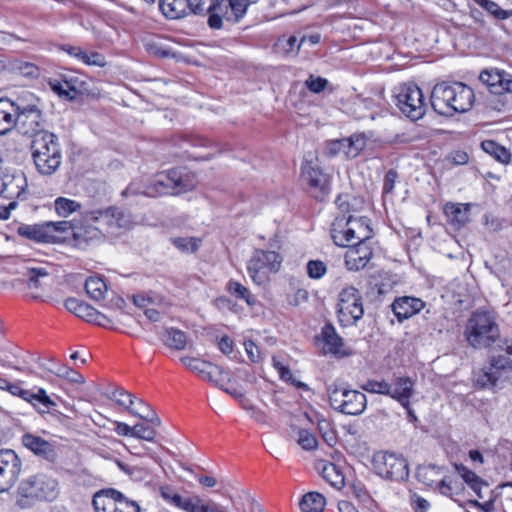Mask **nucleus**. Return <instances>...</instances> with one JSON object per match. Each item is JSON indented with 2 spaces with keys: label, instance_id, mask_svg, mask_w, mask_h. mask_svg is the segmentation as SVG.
<instances>
[{
  "label": "nucleus",
  "instance_id": "nucleus-6",
  "mask_svg": "<svg viewBox=\"0 0 512 512\" xmlns=\"http://www.w3.org/2000/svg\"><path fill=\"white\" fill-rule=\"evenodd\" d=\"M330 406L337 412L358 416L367 407V397L364 393L332 383L326 389Z\"/></svg>",
  "mask_w": 512,
  "mask_h": 512
},
{
  "label": "nucleus",
  "instance_id": "nucleus-9",
  "mask_svg": "<svg viewBox=\"0 0 512 512\" xmlns=\"http://www.w3.org/2000/svg\"><path fill=\"white\" fill-rule=\"evenodd\" d=\"M372 465L377 475L391 481H404L409 477L407 460L395 453L379 451L373 455Z\"/></svg>",
  "mask_w": 512,
  "mask_h": 512
},
{
  "label": "nucleus",
  "instance_id": "nucleus-52",
  "mask_svg": "<svg viewBox=\"0 0 512 512\" xmlns=\"http://www.w3.org/2000/svg\"><path fill=\"white\" fill-rule=\"evenodd\" d=\"M360 388L369 393L387 395L391 393V384L386 381L368 380Z\"/></svg>",
  "mask_w": 512,
  "mask_h": 512
},
{
  "label": "nucleus",
  "instance_id": "nucleus-2",
  "mask_svg": "<svg viewBox=\"0 0 512 512\" xmlns=\"http://www.w3.org/2000/svg\"><path fill=\"white\" fill-rule=\"evenodd\" d=\"M465 338L475 349H486L501 341V330L495 312L478 309L469 317Z\"/></svg>",
  "mask_w": 512,
  "mask_h": 512
},
{
  "label": "nucleus",
  "instance_id": "nucleus-3",
  "mask_svg": "<svg viewBox=\"0 0 512 512\" xmlns=\"http://www.w3.org/2000/svg\"><path fill=\"white\" fill-rule=\"evenodd\" d=\"M40 99L27 93L15 100V127L19 133L33 137L45 130L46 120Z\"/></svg>",
  "mask_w": 512,
  "mask_h": 512
},
{
  "label": "nucleus",
  "instance_id": "nucleus-32",
  "mask_svg": "<svg viewBox=\"0 0 512 512\" xmlns=\"http://www.w3.org/2000/svg\"><path fill=\"white\" fill-rule=\"evenodd\" d=\"M15 101L0 98V135H6L15 127Z\"/></svg>",
  "mask_w": 512,
  "mask_h": 512
},
{
  "label": "nucleus",
  "instance_id": "nucleus-42",
  "mask_svg": "<svg viewBox=\"0 0 512 512\" xmlns=\"http://www.w3.org/2000/svg\"><path fill=\"white\" fill-rule=\"evenodd\" d=\"M85 291L92 300L99 301L107 292V285L102 278L92 276L85 282Z\"/></svg>",
  "mask_w": 512,
  "mask_h": 512
},
{
  "label": "nucleus",
  "instance_id": "nucleus-54",
  "mask_svg": "<svg viewBox=\"0 0 512 512\" xmlns=\"http://www.w3.org/2000/svg\"><path fill=\"white\" fill-rule=\"evenodd\" d=\"M29 288L38 289L41 287L40 279L49 276V272L42 267H32L27 269Z\"/></svg>",
  "mask_w": 512,
  "mask_h": 512
},
{
  "label": "nucleus",
  "instance_id": "nucleus-22",
  "mask_svg": "<svg viewBox=\"0 0 512 512\" xmlns=\"http://www.w3.org/2000/svg\"><path fill=\"white\" fill-rule=\"evenodd\" d=\"M220 0H188L189 13L196 15L208 14V26L211 29H221V19L219 11H221Z\"/></svg>",
  "mask_w": 512,
  "mask_h": 512
},
{
  "label": "nucleus",
  "instance_id": "nucleus-12",
  "mask_svg": "<svg viewBox=\"0 0 512 512\" xmlns=\"http://www.w3.org/2000/svg\"><path fill=\"white\" fill-rule=\"evenodd\" d=\"M396 105L409 119H421L426 112V103L422 90L415 84H403L395 95Z\"/></svg>",
  "mask_w": 512,
  "mask_h": 512
},
{
  "label": "nucleus",
  "instance_id": "nucleus-13",
  "mask_svg": "<svg viewBox=\"0 0 512 512\" xmlns=\"http://www.w3.org/2000/svg\"><path fill=\"white\" fill-rule=\"evenodd\" d=\"M282 257L275 251L255 249L247 266L249 276L254 283H264L270 272L280 269Z\"/></svg>",
  "mask_w": 512,
  "mask_h": 512
},
{
  "label": "nucleus",
  "instance_id": "nucleus-49",
  "mask_svg": "<svg viewBox=\"0 0 512 512\" xmlns=\"http://www.w3.org/2000/svg\"><path fill=\"white\" fill-rule=\"evenodd\" d=\"M228 291L236 298L244 300L249 306L256 303V299L251 295L250 291L241 283L229 281L227 285Z\"/></svg>",
  "mask_w": 512,
  "mask_h": 512
},
{
  "label": "nucleus",
  "instance_id": "nucleus-15",
  "mask_svg": "<svg viewBox=\"0 0 512 512\" xmlns=\"http://www.w3.org/2000/svg\"><path fill=\"white\" fill-rule=\"evenodd\" d=\"M181 363L190 371L197 374L201 379L207 381L219 389H224V383L230 382V374L223 367L195 357L184 356L180 358Z\"/></svg>",
  "mask_w": 512,
  "mask_h": 512
},
{
  "label": "nucleus",
  "instance_id": "nucleus-55",
  "mask_svg": "<svg viewBox=\"0 0 512 512\" xmlns=\"http://www.w3.org/2000/svg\"><path fill=\"white\" fill-rule=\"evenodd\" d=\"M479 4L483 7L488 13L494 16L497 19H507L511 12L502 9L497 3L491 0H480Z\"/></svg>",
  "mask_w": 512,
  "mask_h": 512
},
{
  "label": "nucleus",
  "instance_id": "nucleus-59",
  "mask_svg": "<svg viewBox=\"0 0 512 512\" xmlns=\"http://www.w3.org/2000/svg\"><path fill=\"white\" fill-rule=\"evenodd\" d=\"M80 61L88 66L104 67L106 65L105 57L99 52L88 53L87 51H83Z\"/></svg>",
  "mask_w": 512,
  "mask_h": 512
},
{
  "label": "nucleus",
  "instance_id": "nucleus-19",
  "mask_svg": "<svg viewBox=\"0 0 512 512\" xmlns=\"http://www.w3.org/2000/svg\"><path fill=\"white\" fill-rule=\"evenodd\" d=\"M87 221H101L107 225L112 232L119 229H126L130 226L131 216L118 207H108L106 209L91 210L84 214Z\"/></svg>",
  "mask_w": 512,
  "mask_h": 512
},
{
  "label": "nucleus",
  "instance_id": "nucleus-35",
  "mask_svg": "<svg viewBox=\"0 0 512 512\" xmlns=\"http://www.w3.org/2000/svg\"><path fill=\"white\" fill-rule=\"evenodd\" d=\"M163 344L175 350H184L187 345L185 332L177 328H165L160 334Z\"/></svg>",
  "mask_w": 512,
  "mask_h": 512
},
{
  "label": "nucleus",
  "instance_id": "nucleus-30",
  "mask_svg": "<svg viewBox=\"0 0 512 512\" xmlns=\"http://www.w3.org/2000/svg\"><path fill=\"white\" fill-rule=\"evenodd\" d=\"M321 337L324 342V352L333 354V355H341V348L343 347V339L337 334L334 326L332 324H325L321 330Z\"/></svg>",
  "mask_w": 512,
  "mask_h": 512
},
{
  "label": "nucleus",
  "instance_id": "nucleus-23",
  "mask_svg": "<svg viewBox=\"0 0 512 512\" xmlns=\"http://www.w3.org/2000/svg\"><path fill=\"white\" fill-rule=\"evenodd\" d=\"M399 323L418 314L425 307V302L412 296H401L394 299L390 305Z\"/></svg>",
  "mask_w": 512,
  "mask_h": 512
},
{
  "label": "nucleus",
  "instance_id": "nucleus-61",
  "mask_svg": "<svg viewBox=\"0 0 512 512\" xmlns=\"http://www.w3.org/2000/svg\"><path fill=\"white\" fill-rule=\"evenodd\" d=\"M49 86L51 90L55 92L58 96L65 98L69 101L75 100V95L70 93V91L67 89V87L60 78L50 80Z\"/></svg>",
  "mask_w": 512,
  "mask_h": 512
},
{
  "label": "nucleus",
  "instance_id": "nucleus-45",
  "mask_svg": "<svg viewBox=\"0 0 512 512\" xmlns=\"http://www.w3.org/2000/svg\"><path fill=\"white\" fill-rule=\"evenodd\" d=\"M335 204L342 213H349L361 209L363 201L361 198L349 194H340L336 198Z\"/></svg>",
  "mask_w": 512,
  "mask_h": 512
},
{
  "label": "nucleus",
  "instance_id": "nucleus-47",
  "mask_svg": "<svg viewBox=\"0 0 512 512\" xmlns=\"http://www.w3.org/2000/svg\"><path fill=\"white\" fill-rule=\"evenodd\" d=\"M334 243L341 247H352L354 240H358V233L354 226L347 227L344 231L335 232L333 235Z\"/></svg>",
  "mask_w": 512,
  "mask_h": 512
},
{
  "label": "nucleus",
  "instance_id": "nucleus-56",
  "mask_svg": "<svg viewBox=\"0 0 512 512\" xmlns=\"http://www.w3.org/2000/svg\"><path fill=\"white\" fill-rule=\"evenodd\" d=\"M145 45L150 54L156 55L160 58H174L176 56L173 51L164 47L160 42L147 41Z\"/></svg>",
  "mask_w": 512,
  "mask_h": 512
},
{
  "label": "nucleus",
  "instance_id": "nucleus-26",
  "mask_svg": "<svg viewBox=\"0 0 512 512\" xmlns=\"http://www.w3.org/2000/svg\"><path fill=\"white\" fill-rule=\"evenodd\" d=\"M27 186L23 173H0V195L5 198L20 197Z\"/></svg>",
  "mask_w": 512,
  "mask_h": 512
},
{
  "label": "nucleus",
  "instance_id": "nucleus-40",
  "mask_svg": "<svg viewBox=\"0 0 512 512\" xmlns=\"http://www.w3.org/2000/svg\"><path fill=\"white\" fill-rule=\"evenodd\" d=\"M65 308L77 317L88 321L94 313V307L74 297L67 298L64 302Z\"/></svg>",
  "mask_w": 512,
  "mask_h": 512
},
{
  "label": "nucleus",
  "instance_id": "nucleus-25",
  "mask_svg": "<svg viewBox=\"0 0 512 512\" xmlns=\"http://www.w3.org/2000/svg\"><path fill=\"white\" fill-rule=\"evenodd\" d=\"M7 390L12 395L18 396L23 400L31 403L40 412H44V410H42L39 405H42L47 409L56 405L55 402L47 395L46 391L42 388H39L37 392H33L31 390L23 389L18 384H7Z\"/></svg>",
  "mask_w": 512,
  "mask_h": 512
},
{
  "label": "nucleus",
  "instance_id": "nucleus-1",
  "mask_svg": "<svg viewBox=\"0 0 512 512\" xmlns=\"http://www.w3.org/2000/svg\"><path fill=\"white\" fill-rule=\"evenodd\" d=\"M430 102L439 115L453 116L469 111L474 102L473 90L461 82H441L434 86Z\"/></svg>",
  "mask_w": 512,
  "mask_h": 512
},
{
  "label": "nucleus",
  "instance_id": "nucleus-5",
  "mask_svg": "<svg viewBox=\"0 0 512 512\" xmlns=\"http://www.w3.org/2000/svg\"><path fill=\"white\" fill-rule=\"evenodd\" d=\"M197 184L196 176L184 167H178L158 174L153 184L148 188V194L178 195L192 190Z\"/></svg>",
  "mask_w": 512,
  "mask_h": 512
},
{
  "label": "nucleus",
  "instance_id": "nucleus-44",
  "mask_svg": "<svg viewBox=\"0 0 512 512\" xmlns=\"http://www.w3.org/2000/svg\"><path fill=\"white\" fill-rule=\"evenodd\" d=\"M170 241L178 250L187 254L195 253L202 244L199 237H173Z\"/></svg>",
  "mask_w": 512,
  "mask_h": 512
},
{
  "label": "nucleus",
  "instance_id": "nucleus-39",
  "mask_svg": "<svg viewBox=\"0 0 512 512\" xmlns=\"http://www.w3.org/2000/svg\"><path fill=\"white\" fill-rule=\"evenodd\" d=\"M326 505L325 497L318 492H308L303 495L299 506L302 512H322Z\"/></svg>",
  "mask_w": 512,
  "mask_h": 512
},
{
  "label": "nucleus",
  "instance_id": "nucleus-21",
  "mask_svg": "<svg viewBox=\"0 0 512 512\" xmlns=\"http://www.w3.org/2000/svg\"><path fill=\"white\" fill-rule=\"evenodd\" d=\"M479 80L495 95L512 92V75L500 70H484L480 73Z\"/></svg>",
  "mask_w": 512,
  "mask_h": 512
},
{
  "label": "nucleus",
  "instance_id": "nucleus-10",
  "mask_svg": "<svg viewBox=\"0 0 512 512\" xmlns=\"http://www.w3.org/2000/svg\"><path fill=\"white\" fill-rule=\"evenodd\" d=\"M95 512H141L140 505L122 492L107 488L97 491L92 499Z\"/></svg>",
  "mask_w": 512,
  "mask_h": 512
},
{
  "label": "nucleus",
  "instance_id": "nucleus-33",
  "mask_svg": "<svg viewBox=\"0 0 512 512\" xmlns=\"http://www.w3.org/2000/svg\"><path fill=\"white\" fill-rule=\"evenodd\" d=\"M159 8L168 19H180L189 14L188 0H160Z\"/></svg>",
  "mask_w": 512,
  "mask_h": 512
},
{
  "label": "nucleus",
  "instance_id": "nucleus-48",
  "mask_svg": "<svg viewBox=\"0 0 512 512\" xmlns=\"http://www.w3.org/2000/svg\"><path fill=\"white\" fill-rule=\"evenodd\" d=\"M55 210L59 216L67 217L81 208L80 203L64 197H58L55 202Z\"/></svg>",
  "mask_w": 512,
  "mask_h": 512
},
{
  "label": "nucleus",
  "instance_id": "nucleus-24",
  "mask_svg": "<svg viewBox=\"0 0 512 512\" xmlns=\"http://www.w3.org/2000/svg\"><path fill=\"white\" fill-rule=\"evenodd\" d=\"M22 443L37 457L48 462H54L58 457L56 446L39 436L25 434L22 437Z\"/></svg>",
  "mask_w": 512,
  "mask_h": 512
},
{
  "label": "nucleus",
  "instance_id": "nucleus-14",
  "mask_svg": "<svg viewBox=\"0 0 512 512\" xmlns=\"http://www.w3.org/2000/svg\"><path fill=\"white\" fill-rule=\"evenodd\" d=\"M337 307L339 322L344 327L356 324L364 314L362 295L352 286L341 290Z\"/></svg>",
  "mask_w": 512,
  "mask_h": 512
},
{
  "label": "nucleus",
  "instance_id": "nucleus-34",
  "mask_svg": "<svg viewBox=\"0 0 512 512\" xmlns=\"http://www.w3.org/2000/svg\"><path fill=\"white\" fill-rule=\"evenodd\" d=\"M101 237V230L93 225H84L73 230L75 246L79 248L84 249L91 241L98 240Z\"/></svg>",
  "mask_w": 512,
  "mask_h": 512
},
{
  "label": "nucleus",
  "instance_id": "nucleus-50",
  "mask_svg": "<svg viewBox=\"0 0 512 512\" xmlns=\"http://www.w3.org/2000/svg\"><path fill=\"white\" fill-rule=\"evenodd\" d=\"M156 427L152 424L138 423L134 425L133 438L152 442L157 435Z\"/></svg>",
  "mask_w": 512,
  "mask_h": 512
},
{
  "label": "nucleus",
  "instance_id": "nucleus-41",
  "mask_svg": "<svg viewBox=\"0 0 512 512\" xmlns=\"http://www.w3.org/2000/svg\"><path fill=\"white\" fill-rule=\"evenodd\" d=\"M9 69L11 72L28 79H37L40 76L39 67L31 62L13 60L9 64Z\"/></svg>",
  "mask_w": 512,
  "mask_h": 512
},
{
  "label": "nucleus",
  "instance_id": "nucleus-29",
  "mask_svg": "<svg viewBox=\"0 0 512 512\" xmlns=\"http://www.w3.org/2000/svg\"><path fill=\"white\" fill-rule=\"evenodd\" d=\"M47 227L46 222L34 225L22 224L17 231L20 236L29 240L38 243H51L53 242V236L48 233Z\"/></svg>",
  "mask_w": 512,
  "mask_h": 512
},
{
  "label": "nucleus",
  "instance_id": "nucleus-36",
  "mask_svg": "<svg viewBox=\"0 0 512 512\" xmlns=\"http://www.w3.org/2000/svg\"><path fill=\"white\" fill-rule=\"evenodd\" d=\"M321 475L332 487L341 489L344 486L345 479L341 470L333 463L322 462L318 467Z\"/></svg>",
  "mask_w": 512,
  "mask_h": 512
},
{
  "label": "nucleus",
  "instance_id": "nucleus-58",
  "mask_svg": "<svg viewBox=\"0 0 512 512\" xmlns=\"http://www.w3.org/2000/svg\"><path fill=\"white\" fill-rule=\"evenodd\" d=\"M328 85V80L322 77H315L314 75H309V77L305 81V86L307 89L313 93L319 94L325 90Z\"/></svg>",
  "mask_w": 512,
  "mask_h": 512
},
{
  "label": "nucleus",
  "instance_id": "nucleus-7",
  "mask_svg": "<svg viewBox=\"0 0 512 512\" xmlns=\"http://www.w3.org/2000/svg\"><path fill=\"white\" fill-rule=\"evenodd\" d=\"M19 494L27 503L35 501H53L59 493L56 479L45 474L31 476L21 482Z\"/></svg>",
  "mask_w": 512,
  "mask_h": 512
},
{
  "label": "nucleus",
  "instance_id": "nucleus-64",
  "mask_svg": "<svg viewBox=\"0 0 512 512\" xmlns=\"http://www.w3.org/2000/svg\"><path fill=\"white\" fill-rule=\"evenodd\" d=\"M242 407L250 413L251 418L255 421L264 423L266 421L265 413L249 403L248 400H242Z\"/></svg>",
  "mask_w": 512,
  "mask_h": 512
},
{
  "label": "nucleus",
  "instance_id": "nucleus-60",
  "mask_svg": "<svg viewBox=\"0 0 512 512\" xmlns=\"http://www.w3.org/2000/svg\"><path fill=\"white\" fill-rule=\"evenodd\" d=\"M298 444L305 450H313L316 449L318 441L315 435L305 429H302L299 431Z\"/></svg>",
  "mask_w": 512,
  "mask_h": 512
},
{
  "label": "nucleus",
  "instance_id": "nucleus-51",
  "mask_svg": "<svg viewBox=\"0 0 512 512\" xmlns=\"http://www.w3.org/2000/svg\"><path fill=\"white\" fill-rule=\"evenodd\" d=\"M46 225H48V227H47L48 233L51 234V236H53L52 243L59 241V237L57 236V233L64 234V233H68L70 231L73 233V230H75L73 224L69 221H59V222L49 221V222H46Z\"/></svg>",
  "mask_w": 512,
  "mask_h": 512
},
{
  "label": "nucleus",
  "instance_id": "nucleus-11",
  "mask_svg": "<svg viewBox=\"0 0 512 512\" xmlns=\"http://www.w3.org/2000/svg\"><path fill=\"white\" fill-rule=\"evenodd\" d=\"M350 224H360L363 231H359V242L353 244L349 254L346 257V265L350 270H359L364 268L369 262L372 251L366 245V241L372 237V229L370 228L366 217L354 218L348 217Z\"/></svg>",
  "mask_w": 512,
  "mask_h": 512
},
{
  "label": "nucleus",
  "instance_id": "nucleus-37",
  "mask_svg": "<svg viewBox=\"0 0 512 512\" xmlns=\"http://www.w3.org/2000/svg\"><path fill=\"white\" fill-rule=\"evenodd\" d=\"M136 407L132 406L128 410L132 415L144 420L154 426H161V420L157 416L156 412L150 407L149 404L144 402L142 399L135 400Z\"/></svg>",
  "mask_w": 512,
  "mask_h": 512
},
{
  "label": "nucleus",
  "instance_id": "nucleus-20",
  "mask_svg": "<svg viewBox=\"0 0 512 512\" xmlns=\"http://www.w3.org/2000/svg\"><path fill=\"white\" fill-rule=\"evenodd\" d=\"M31 151L34 159L45 157L46 160H55L61 156L58 137L46 130L33 136Z\"/></svg>",
  "mask_w": 512,
  "mask_h": 512
},
{
  "label": "nucleus",
  "instance_id": "nucleus-46",
  "mask_svg": "<svg viewBox=\"0 0 512 512\" xmlns=\"http://www.w3.org/2000/svg\"><path fill=\"white\" fill-rule=\"evenodd\" d=\"M48 371L58 377L65 378L72 383H84L85 381L84 377L80 373L63 364L56 365L55 367H49Z\"/></svg>",
  "mask_w": 512,
  "mask_h": 512
},
{
  "label": "nucleus",
  "instance_id": "nucleus-27",
  "mask_svg": "<svg viewBox=\"0 0 512 512\" xmlns=\"http://www.w3.org/2000/svg\"><path fill=\"white\" fill-rule=\"evenodd\" d=\"M221 11L219 17L221 19V28L223 27V20L228 22H239L247 12L249 0H220Z\"/></svg>",
  "mask_w": 512,
  "mask_h": 512
},
{
  "label": "nucleus",
  "instance_id": "nucleus-62",
  "mask_svg": "<svg viewBox=\"0 0 512 512\" xmlns=\"http://www.w3.org/2000/svg\"><path fill=\"white\" fill-rule=\"evenodd\" d=\"M351 489L353 495L363 503L371 502L373 503V499L370 497L365 485L361 482H353L351 484Z\"/></svg>",
  "mask_w": 512,
  "mask_h": 512
},
{
  "label": "nucleus",
  "instance_id": "nucleus-28",
  "mask_svg": "<svg viewBox=\"0 0 512 512\" xmlns=\"http://www.w3.org/2000/svg\"><path fill=\"white\" fill-rule=\"evenodd\" d=\"M444 214L453 228L460 229L470 221V204L447 203Z\"/></svg>",
  "mask_w": 512,
  "mask_h": 512
},
{
  "label": "nucleus",
  "instance_id": "nucleus-57",
  "mask_svg": "<svg viewBox=\"0 0 512 512\" xmlns=\"http://www.w3.org/2000/svg\"><path fill=\"white\" fill-rule=\"evenodd\" d=\"M306 268H307V274L311 279H320L327 272V266L321 260L308 261Z\"/></svg>",
  "mask_w": 512,
  "mask_h": 512
},
{
  "label": "nucleus",
  "instance_id": "nucleus-63",
  "mask_svg": "<svg viewBox=\"0 0 512 512\" xmlns=\"http://www.w3.org/2000/svg\"><path fill=\"white\" fill-rule=\"evenodd\" d=\"M457 472L460 474L463 481L470 487L473 483L478 481L480 477L473 471L469 470L462 464H455Z\"/></svg>",
  "mask_w": 512,
  "mask_h": 512
},
{
  "label": "nucleus",
  "instance_id": "nucleus-38",
  "mask_svg": "<svg viewBox=\"0 0 512 512\" xmlns=\"http://www.w3.org/2000/svg\"><path fill=\"white\" fill-rule=\"evenodd\" d=\"M71 94H92L89 88L90 82L70 73H62L59 75Z\"/></svg>",
  "mask_w": 512,
  "mask_h": 512
},
{
  "label": "nucleus",
  "instance_id": "nucleus-8",
  "mask_svg": "<svg viewBox=\"0 0 512 512\" xmlns=\"http://www.w3.org/2000/svg\"><path fill=\"white\" fill-rule=\"evenodd\" d=\"M499 382L512 383V359L502 353L490 355L488 366L475 378V385L480 388H491Z\"/></svg>",
  "mask_w": 512,
  "mask_h": 512
},
{
  "label": "nucleus",
  "instance_id": "nucleus-43",
  "mask_svg": "<svg viewBox=\"0 0 512 512\" xmlns=\"http://www.w3.org/2000/svg\"><path fill=\"white\" fill-rule=\"evenodd\" d=\"M481 149L494 160H510L511 154L506 147L498 144L494 140H484L480 144Z\"/></svg>",
  "mask_w": 512,
  "mask_h": 512
},
{
  "label": "nucleus",
  "instance_id": "nucleus-17",
  "mask_svg": "<svg viewBox=\"0 0 512 512\" xmlns=\"http://www.w3.org/2000/svg\"><path fill=\"white\" fill-rule=\"evenodd\" d=\"M22 461L12 449H0V492L8 491L17 482Z\"/></svg>",
  "mask_w": 512,
  "mask_h": 512
},
{
  "label": "nucleus",
  "instance_id": "nucleus-4",
  "mask_svg": "<svg viewBox=\"0 0 512 512\" xmlns=\"http://www.w3.org/2000/svg\"><path fill=\"white\" fill-rule=\"evenodd\" d=\"M332 170L321 162H303L300 182L306 192L316 201H325L331 193Z\"/></svg>",
  "mask_w": 512,
  "mask_h": 512
},
{
  "label": "nucleus",
  "instance_id": "nucleus-18",
  "mask_svg": "<svg viewBox=\"0 0 512 512\" xmlns=\"http://www.w3.org/2000/svg\"><path fill=\"white\" fill-rule=\"evenodd\" d=\"M366 146L363 134H354L348 138L331 140L326 144V156L354 159Z\"/></svg>",
  "mask_w": 512,
  "mask_h": 512
},
{
  "label": "nucleus",
  "instance_id": "nucleus-16",
  "mask_svg": "<svg viewBox=\"0 0 512 512\" xmlns=\"http://www.w3.org/2000/svg\"><path fill=\"white\" fill-rule=\"evenodd\" d=\"M163 499L185 512H227L226 508L212 499H203L199 495L182 497L171 490H162Z\"/></svg>",
  "mask_w": 512,
  "mask_h": 512
},
{
  "label": "nucleus",
  "instance_id": "nucleus-53",
  "mask_svg": "<svg viewBox=\"0 0 512 512\" xmlns=\"http://www.w3.org/2000/svg\"><path fill=\"white\" fill-rule=\"evenodd\" d=\"M108 397L114 400L118 405L124 406L127 410L135 405L136 397L123 388L115 389Z\"/></svg>",
  "mask_w": 512,
  "mask_h": 512
},
{
  "label": "nucleus",
  "instance_id": "nucleus-31",
  "mask_svg": "<svg viewBox=\"0 0 512 512\" xmlns=\"http://www.w3.org/2000/svg\"><path fill=\"white\" fill-rule=\"evenodd\" d=\"M413 381L409 377H399L391 385L389 396L397 400L402 406H408L409 400L413 394Z\"/></svg>",
  "mask_w": 512,
  "mask_h": 512
}]
</instances>
